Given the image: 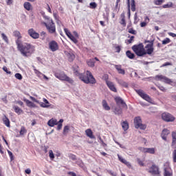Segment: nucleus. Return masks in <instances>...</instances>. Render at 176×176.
<instances>
[{
    "label": "nucleus",
    "instance_id": "26",
    "mask_svg": "<svg viewBox=\"0 0 176 176\" xmlns=\"http://www.w3.org/2000/svg\"><path fill=\"white\" fill-rule=\"evenodd\" d=\"M24 101L26 103L27 106L30 108H35L36 105L35 104H34V102L28 100V99H25Z\"/></svg>",
    "mask_w": 176,
    "mask_h": 176
},
{
    "label": "nucleus",
    "instance_id": "21",
    "mask_svg": "<svg viewBox=\"0 0 176 176\" xmlns=\"http://www.w3.org/2000/svg\"><path fill=\"white\" fill-rule=\"evenodd\" d=\"M121 126L124 131H127L129 130V122L127 121H124L121 122Z\"/></svg>",
    "mask_w": 176,
    "mask_h": 176
},
{
    "label": "nucleus",
    "instance_id": "52",
    "mask_svg": "<svg viewBox=\"0 0 176 176\" xmlns=\"http://www.w3.org/2000/svg\"><path fill=\"white\" fill-rule=\"evenodd\" d=\"M118 157L120 162H121V163H123L124 164L126 163V159L122 157V156H120L119 154L118 155Z\"/></svg>",
    "mask_w": 176,
    "mask_h": 176
},
{
    "label": "nucleus",
    "instance_id": "50",
    "mask_svg": "<svg viewBox=\"0 0 176 176\" xmlns=\"http://www.w3.org/2000/svg\"><path fill=\"white\" fill-rule=\"evenodd\" d=\"M127 1V8H128V17L130 19L131 13H130V0Z\"/></svg>",
    "mask_w": 176,
    "mask_h": 176
},
{
    "label": "nucleus",
    "instance_id": "45",
    "mask_svg": "<svg viewBox=\"0 0 176 176\" xmlns=\"http://www.w3.org/2000/svg\"><path fill=\"white\" fill-rule=\"evenodd\" d=\"M90 9H96L97 8V3L96 2H91L89 3Z\"/></svg>",
    "mask_w": 176,
    "mask_h": 176
},
{
    "label": "nucleus",
    "instance_id": "36",
    "mask_svg": "<svg viewBox=\"0 0 176 176\" xmlns=\"http://www.w3.org/2000/svg\"><path fill=\"white\" fill-rule=\"evenodd\" d=\"M67 57L70 63H72V61H74V60L75 59V55L74 54H71V53L67 54Z\"/></svg>",
    "mask_w": 176,
    "mask_h": 176
},
{
    "label": "nucleus",
    "instance_id": "63",
    "mask_svg": "<svg viewBox=\"0 0 176 176\" xmlns=\"http://www.w3.org/2000/svg\"><path fill=\"white\" fill-rule=\"evenodd\" d=\"M124 164H125V166H126L128 168H131V164L130 163V162L126 161Z\"/></svg>",
    "mask_w": 176,
    "mask_h": 176
},
{
    "label": "nucleus",
    "instance_id": "55",
    "mask_svg": "<svg viewBox=\"0 0 176 176\" xmlns=\"http://www.w3.org/2000/svg\"><path fill=\"white\" fill-rule=\"evenodd\" d=\"M69 39L72 41V42H74V43H75L76 45V43H78V39H76V38H75V36H74V35H72L71 37H69Z\"/></svg>",
    "mask_w": 176,
    "mask_h": 176
},
{
    "label": "nucleus",
    "instance_id": "37",
    "mask_svg": "<svg viewBox=\"0 0 176 176\" xmlns=\"http://www.w3.org/2000/svg\"><path fill=\"white\" fill-rule=\"evenodd\" d=\"M23 6L26 10H31V3L30 2H25Z\"/></svg>",
    "mask_w": 176,
    "mask_h": 176
},
{
    "label": "nucleus",
    "instance_id": "2",
    "mask_svg": "<svg viewBox=\"0 0 176 176\" xmlns=\"http://www.w3.org/2000/svg\"><path fill=\"white\" fill-rule=\"evenodd\" d=\"M23 57H30L34 52L35 48L31 44L23 45L20 49L18 50Z\"/></svg>",
    "mask_w": 176,
    "mask_h": 176
},
{
    "label": "nucleus",
    "instance_id": "13",
    "mask_svg": "<svg viewBox=\"0 0 176 176\" xmlns=\"http://www.w3.org/2000/svg\"><path fill=\"white\" fill-rule=\"evenodd\" d=\"M49 47L51 52H57L58 49V44L55 41H52L49 43Z\"/></svg>",
    "mask_w": 176,
    "mask_h": 176
},
{
    "label": "nucleus",
    "instance_id": "16",
    "mask_svg": "<svg viewBox=\"0 0 176 176\" xmlns=\"http://www.w3.org/2000/svg\"><path fill=\"white\" fill-rule=\"evenodd\" d=\"M107 86L109 87L111 91H113V93H118V89L116 87H115V84L111 81H107Z\"/></svg>",
    "mask_w": 176,
    "mask_h": 176
},
{
    "label": "nucleus",
    "instance_id": "34",
    "mask_svg": "<svg viewBox=\"0 0 176 176\" xmlns=\"http://www.w3.org/2000/svg\"><path fill=\"white\" fill-rule=\"evenodd\" d=\"M131 6L132 12H135V0H131Z\"/></svg>",
    "mask_w": 176,
    "mask_h": 176
},
{
    "label": "nucleus",
    "instance_id": "57",
    "mask_svg": "<svg viewBox=\"0 0 176 176\" xmlns=\"http://www.w3.org/2000/svg\"><path fill=\"white\" fill-rule=\"evenodd\" d=\"M49 157H50V159L52 160H53V159H54V154L53 153V151L50 150L49 151Z\"/></svg>",
    "mask_w": 176,
    "mask_h": 176
},
{
    "label": "nucleus",
    "instance_id": "30",
    "mask_svg": "<svg viewBox=\"0 0 176 176\" xmlns=\"http://www.w3.org/2000/svg\"><path fill=\"white\" fill-rule=\"evenodd\" d=\"M166 76L163 75H157L154 77L155 80H161L162 82H164V78Z\"/></svg>",
    "mask_w": 176,
    "mask_h": 176
},
{
    "label": "nucleus",
    "instance_id": "40",
    "mask_svg": "<svg viewBox=\"0 0 176 176\" xmlns=\"http://www.w3.org/2000/svg\"><path fill=\"white\" fill-rule=\"evenodd\" d=\"M153 50H155L154 48H148L146 50V51L145 50V53H146V54H148L151 56V54H152V53H153Z\"/></svg>",
    "mask_w": 176,
    "mask_h": 176
},
{
    "label": "nucleus",
    "instance_id": "29",
    "mask_svg": "<svg viewBox=\"0 0 176 176\" xmlns=\"http://www.w3.org/2000/svg\"><path fill=\"white\" fill-rule=\"evenodd\" d=\"M98 139L99 144H100L103 148H106V146H107V143L104 142V140H102L101 136H98Z\"/></svg>",
    "mask_w": 176,
    "mask_h": 176
},
{
    "label": "nucleus",
    "instance_id": "42",
    "mask_svg": "<svg viewBox=\"0 0 176 176\" xmlns=\"http://www.w3.org/2000/svg\"><path fill=\"white\" fill-rule=\"evenodd\" d=\"M164 83H167L168 85H170V83H173V80H171V79L167 78L166 76H165V78H164Z\"/></svg>",
    "mask_w": 176,
    "mask_h": 176
},
{
    "label": "nucleus",
    "instance_id": "44",
    "mask_svg": "<svg viewBox=\"0 0 176 176\" xmlns=\"http://www.w3.org/2000/svg\"><path fill=\"white\" fill-rule=\"evenodd\" d=\"M27 133V130L24 126L21 127V131L19 132L20 135H24Z\"/></svg>",
    "mask_w": 176,
    "mask_h": 176
},
{
    "label": "nucleus",
    "instance_id": "10",
    "mask_svg": "<svg viewBox=\"0 0 176 176\" xmlns=\"http://www.w3.org/2000/svg\"><path fill=\"white\" fill-rule=\"evenodd\" d=\"M115 101L118 107H120L122 109H127V104H126V102H124L122 98L116 97L115 98Z\"/></svg>",
    "mask_w": 176,
    "mask_h": 176
},
{
    "label": "nucleus",
    "instance_id": "24",
    "mask_svg": "<svg viewBox=\"0 0 176 176\" xmlns=\"http://www.w3.org/2000/svg\"><path fill=\"white\" fill-rule=\"evenodd\" d=\"M144 153H151V155H155L154 148H144Z\"/></svg>",
    "mask_w": 176,
    "mask_h": 176
},
{
    "label": "nucleus",
    "instance_id": "32",
    "mask_svg": "<svg viewBox=\"0 0 176 176\" xmlns=\"http://www.w3.org/2000/svg\"><path fill=\"white\" fill-rule=\"evenodd\" d=\"M13 36H15V38H19V39H21V34L18 31L15 30L13 32Z\"/></svg>",
    "mask_w": 176,
    "mask_h": 176
},
{
    "label": "nucleus",
    "instance_id": "31",
    "mask_svg": "<svg viewBox=\"0 0 176 176\" xmlns=\"http://www.w3.org/2000/svg\"><path fill=\"white\" fill-rule=\"evenodd\" d=\"M146 43H150V44H147L145 46V49H153V41H146Z\"/></svg>",
    "mask_w": 176,
    "mask_h": 176
},
{
    "label": "nucleus",
    "instance_id": "5",
    "mask_svg": "<svg viewBox=\"0 0 176 176\" xmlns=\"http://www.w3.org/2000/svg\"><path fill=\"white\" fill-rule=\"evenodd\" d=\"M54 75L60 80H65V82H68V83H74V80L68 77L63 72H56Z\"/></svg>",
    "mask_w": 176,
    "mask_h": 176
},
{
    "label": "nucleus",
    "instance_id": "59",
    "mask_svg": "<svg viewBox=\"0 0 176 176\" xmlns=\"http://www.w3.org/2000/svg\"><path fill=\"white\" fill-rule=\"evenodd\" d=\"M120 24H121V25H123V27H126V19H122Z\"/></svg>",
    "mask_w": 176,
    "mask_h": 176
},
{
    "label": "nucleus",
    "instance_id": "27",
    "mask_svg": "<svg viewBox=\"0 0 176 176\" xmlns=\"http://www.w3.org/2000/svg\"><path fill=\"white\" fill-rule=\"evenodd\" d=\"M76 164L79 166V167H80L81 168H83L85 167V164L83 163V161H82V160L79 158L76 160Z\"/></svg>",
    "mask_w": 176,
    "mask_h": 176
},
{
    "label": "nucleus",
    "instance_id": "38",
    "mask_svg": "<svg viewBox=\"0 0 176 176\" xmlns=\"http://www.w3.org/2000/svg\"><path fill=\"white\" fill-rule=\"evenodd\" d=\"M42 15H43V19H45V20H47V21H48V23H52V20H53V19H50V17H49L48 16H46L45 14V12H42Z\"/></svg>",
    "mask_w": 176,
    "mask_h": 176
},
{
    "label": "nucleus",
    "instance_id": "43",
    "mask_svg": "<svg viewBox=\"0 0 176 176\" xmlns=\"http://www.w3.org/2000/svg\"><path fill=\"white\" fill-rule=\"evenodd\" d=\"M64 31H65L67 36H68V38H70L72 36V33H71V32H69V30H68L67 28H65Z\"/></svg>",
    "mask_w": 176,
    "mask_h": 176
},
{
    "label": "nucleus",
    "instance_id": "33",
    "mask_svg": "<svg viewBox=\"0 0 176 176\" xmlns=\"http://www.w3.org/2000/svg\"><path fill=\"white\" fill-rule=\"evenodd\" d=\"M69 131V126L68 125L65 126L63 128V135H67Z\"/></svg>",
    "mask_w": 176,
    "mask_h": 176
},
{
    "label": "nucleus",
    "instance_id": "35",
    "mask_svg": "<svg viewBox=\"0 0 176 176\" xmlns=\"http://www.w3.org/2000/svg\"><path fill=\"white\" fill-rule=\"evenodd\" d=\"M16 44L18 50L20 49V47H21L23 45V44H21V40H20V38H17V39L16 40Z\"/></svg>",
    "mask_w": 176,
    "mask_h": 176
},
{
    "label": "nucleus",
    "instance_id": "58",
    "mask_svg": "<svg viewBox=\"0 0 176 176\" xmlns=\"http://www.w3.org/2000/svg\"><path fill=\"white\" fill-rule=\"evenodd\" d=\"M3 71H4V72H6V74H8L9 75H10V74H12V72L8 70V67L6 66H4L3 67Z\"/></svg>",
    "mask_w": 176,
    "mask_h": 176
},
{
    "label": "nucleus",
    "instance_id": "61",
    "mask_svg": "<svg viewBox=\"0 0 176 176\" xmlns=\"http://www.w3.org/2000/svg\"><path fill=\"white\" fill-rule=\"evenodd\" d=\"M1 36L3 39V41H5V42H8L9 40L8 39V36H6L4 33L1 34Z\"/></svg>",
    "mask_w": 176,
    "mask_h": 176
},
{
    "label": "nucleus",
    "instance_id": "62",
    "mask_svg": "<svg viewBox=\"0 0 176 176\" xmlns=\"http://www.w3.org/2000/svg\"><path fill=\"white\" fill-rule=\"evenodd\" d=\"M157 87H158V89H160V90H161V91H166V88H164V87L158 85H157Z\"/></svg>",
    "mask_w": 176,
    "mask_h": 176
},
{
    "label": "nucleus",
    "instance_id": "41",
    "mask_svg": "<svg viewBox=\"0 0 176 176\" xmlns=\"http://www.w3.org/2000/svg\"><path fill=\"white\" fill-rule=\"evenodd\" d=\"M38 104H39L40 107H42V108H49V107H50V104H45L44 102H38Z\"/></svg>",
    "mask_w": 176,
    "mask_h": 176
},
{
    "label": "nucleus",
    "instance_id": "54",
    "mask_svg": "<svg viewBox=\"0 0 176 176\" xmlns=\"http://www.w3.org/2000/svg\"><path fill=\"white\" fill-rule=\"evenodd\" d=\"M164 2V0H155L154 3L155 5H162Z\"/></svg>",
    "mask_w": 176,
    "mask_h": 176
},
{
    "label": "nucleus",
    "instance_id": "64",
    "mask_svg": "<svg viewBox=\"0 0 176 176\" xmlns=\"http://www.w3.org/2000/svg\"><path fill=\"white\" fill-rule=\"evenodd\" d=\"M6 3L8 6L12 5L13 4V0H6Z\"/></svg>",
    "mask_w": 176,
    "mask_h": 176
},
{
    "label": "nucleus",
    "instance_id": "1",
    "mask_svg": "<svg viewBox=\"0 0 176 176\" xmlns=\"http://www.w3.org/2000/svg\"><path fill=\"white\" fill-rule=\"evenodd\" d=\"M74 74L76 75V76H78L79 79H80L82 82L86 83V85H96V83H97L93 74H91L89 70H87L85 74H79L78 71L74 72Z\"/></svg>",
    "mask_w": 176,
    "mask_h": 176
},
{
    "label": "nucleus",
    "instance_id": "18",
    "mask_svg": "<svg viewBox=\"0 0 176 176\" xmlns=\"http://www.w3.org/2000/svg\"><path fill=\"white\" fill-rule=\"evenodd\" d=\"M116 69H117L118 74L120 75H124L126 74V71L124 69H122V65H114Z\"/></svg>",
    "mask_w": 176,
    "mask_h": 176
},
{
    "label": "nucleus",
    "instance_id": "20",
    "mask_svg": "<svg viewBox=\"0 0 176 176\" xmlns=\"http://www.w3.org/2000/svg\"><path fill=\"white\" fill-rule=\"evenodd\" d=\"M2 120L5 126H6L7 127H10V120H9V118H8V117L4 115Z\"/></svg>",
    "mask_w": 176,
    "mask_h": 176
},
{
    "label": "nucleus",
    "instance_id": "6",
    "mask_svg": "<svg viewBox=\"0 0 176 176\" xmlns=\"http://www.w3.org/2000/svg\"><path fill=\"white\" fill-rule=\"evenodd\" d=\"M172 135V143L171 146L175 149L173 152V163H176V131H173Z\"/></svg>",
    "mask_w": 176,
    "mask_h": 176
},
{
    "label": "nucleus",
    "instance_id": "53",
    "mask_svg": "<svg viewBox=\"0 0 176 176\" xmlns=\"http://www.w3.org/2000/svg\"><path fill=\"white\" fill-rule=\"evenodd\" d=\"M128 32H129V34H132L133 35H137V31H135V30L134 29H133V28L129 29Z\"/></svg>",
    "mask_w": 176,
    "mask_h": 176
},
{
    "label": "nucleus",
    "instance_id": "25",
    "mask_svg": "<svg viewBox=\"0 0 176 176\" xmlns=\"http://www.w3.org/2000/svg\"><path fill=\"white\" fill-rule=\"evenodd\" d=\"M126 57H128V58H130L131 60H133V58L135 57V54H134V53H132V52L130 50L126 51Z\"/></svg>",
    "mask_w": 176,
    "mask_h": 176
},
{
    "label": "nucleus",
    "instance_id": "46",
    "mask_svg": "<svg viewBox=\"0 0 176 176\" xmlns=\"http://www.w3.org/2000/svg\"><path fill=\"white\" fill-rule=\"evenodd\" d=\"M162 8H164V9H167L168 8H173V3L170 2V3H168L167 4H164Z\"/></svg>",
    "mask_w": 176,
    "mask_h": 176
},
{
    "label": "nucleus",
    "instance_id": "49",
    "mask_svg": "<svg viewBox=\"0 0 176 176\" xmlns=\"http://www.w3.org/2000/svg\"><path fill=\"white\" fill-rule=\"evenodd\" d=\"M171 42V40L168 38H166L164 40L162 41V45H167Z\"/></svg>",
    "mask_w": 176,
    "mask_h": 176
},
{
    "label": "nucleus",
    "instance_id": "3",
    "mask_svg": "<svg viewBox=\"0 0 176 176\" xmlns=\"http://www.w3.org/2000/svg\"><path fill=\"white\" fill-rule=\"evenodd\" d=\"M131 49L138 57H144V56L146 55V53H145V48L144 47V44H142V43L134 45L131 47Z\"/></svg>",
    "mask_w": 176,
    "mask_h": 176
},
{
    "label": "nucleus",
    "instance_id": "9",
    "mask_svg": "<svg viewBox=\"0 0 176 176\" xmlns=\"http://www.w3.org/2000/svg\"><path fill=\"white\" fill-rule=\"evenodd\" d=\"M162 119L164 120V122H174V120H175V118H174V116L166 112L162 114Z\"/></svg>",
    "mask_w": 176,
    "mask_h": 176
},
{
    "label": "nucleus",
    "instance_id": "39",
    "mask_svg": "<svg viewBox=\"0 0 176 176\" xmlns=\"http://www.w3.org/2000/svg\"><path fill=\"white\" fill-rule=\"evenodd\" d=\"M68 157H69L71 160H73V161H75V160H77L76 155H75L74 154H72V153H69V154H68Z\"/></svg>",
    "mask_w": 176,
    "mask_h": 176
},
{
    "label": "nucleus",
    "instance_id": "22",
    "mask_svg": "<svg viewBox=\"0 0 176 176\" xmlns=\"http://www.w3.org/2000/svg\"><path fill=\"white\" fill-rule=\"evenodd\" d=\"M87 64L89 67H90L91 68H93L94 67V65L96 64V60H94V58L89 59L87 60Z\"/></svg>",
    "mask_w": 176,
    "mask_h": 176
},
{
    "label": "nucleus",
    "instance_id": "48",
    "mask_svg": "<svg viewBox=\"0 0 176 176\" xmlns=\"http://www.w3.org/2000/svg\"><path fill=\"white\" fill-rule=\"evenodd\" d=\"M16 79H18L19 80H21L23 79V76H21V74L20 73H16L14 75Z\"/></svg>",
    "mask_w": 176,
    "mask_h": 176
},
{
    "label": "nucleus",
    "instance_id": "4",
    "mask_svg": "<svg viewBox=\"0 0 176 176\" xmlns=\"http://www.w3.org/2000/svg\"><path fill=\"white\" fill-rule=\"evenodd\" d=\"M133 124L135 129H140V130H146V124H142V119H141L140 116H137L134 118Z\"/></svg>",
    "mask_w": 176,
    "mask_h": 176
},
{
    "label": "nucleus",
    "instance_id": "17",
    "mask_svg": "<svg viewBox=\"0 0 176 176\" xmlns=\"http://www.w3.org/2000/svg\"><path fill=\"white\" fill-rule=\"evenodd\" d=\"M116 82L120 85V86H122V87H129V83L125 82L124 80L119 78H116Z\"/></svg>",
    "mask_w": 176,
    "mask_h": 176
},
{
    "label": "nucleus",
    "instance_id": "8",
    "mask_svg": "<svg viewBox=\"0 0 176 176\" xmlns=\"http://www.w3.org/2000/svg\"><path fill=\"white\" fill-rule=\"evenodd\" d=\"M164 176H173V169L170 167L168 162L164 164Z\"/></svg>",
    "mask_w": 176,
    "mask_h": 176
},
{
    "label": "nucleus",
    "instance_id": "11",
    "mask_svg": "<svg viewBox=\"0 0 176 176\" xmlns=\"http://www.w3.org/2000/svg\"><path fill=\"white\" fill-rule=\"evenodd\" d=\"M136 93L143 98V100H145L146 101H148V102L151 101V97H149V95L145 94L142 89H137L135 90Z\"/></svg>",
    "mask_w": 176,
    "mask_h": 176
},
{
    "label": "nucleus",
    "instance_id": "12",
    "mask_svg": "<svg viewBox=\"0 0 176 176\" xmlns=\"http://www.w3.org/2000/svg\"><path fill=\"white\" fill-rule=\"evenodd\" d=\"M148 173L152 174V175H159L160 174V170H159V166L156 164H153L149 168Z\"/></svg>",
    "mask_w": 176,
    "mask_h": 176
},
{
    "label": "nucleus",
    "instance_id": "56",
    "mask_svg": "<svg viewBox=\"0 0 176 176\" xmlns=\"http://www.w3.org/2000/svg\"><path fill=\"white\" fill-rule=\"evenodd\" d=\"M107 173H108L109 174H110V175H111V176H116V175H118V174L116 173V172H114L113 170H107Z\"/></svg>",
    "mask_w": 176,
    "mask_h": 176
},
{
    "label": "nucleus",
    "instance_id": "47",
    "mask_svg": "<svg viewBox=\"0 0 176 176\" xmlns=\"http://www.w3.org/2000/svg\"><path fill=\"white\" fill-rule=\"evenodd\" d=\"M137 162L139 166H140L141 167H144V166H145V164H144V162L141 160V159L137 158Z\"/></svg>",
    "mask_w": 176,
    "mask_h": 176
},
{
    "label": "nucleus",
    "instance_id": "7",
    "mask_svg": "<svg viewBox=\"0 0 176 176\" xmlns=\"http://www.w3.org/2000/svg\"><path fill=\"white\" fill-rule=\"evenodd\" d=\"M43 24L45 25L48 32L50 34H55L56 32V25H54V22H53V20H51V22L49 23L46 22H43Z\"/></svg>",
    "mask_w": 176,
    "mask_h": 176
},
{
    "label": "nucleus",
    "instance_id": "28",
    "mask_svg": "<svg viewBox=\"0 0 176 176\" xmlns=\"http://www.w3.org/2000/svg\"><path fill=\"white\" fill-rule=\"evenodd\" d=\"M85 133L87 137L89 138H94V135H93V131H91V129H88L85 131Z\"/></svg>",
    "mask_w": 176,
    "mask_h": 176
},
{
    "label": "nucleus",
    "instance_id": "14",
    "mask_svg": "<svg viewBox=\"0 0 176 176\" xmlns=\"http://www.w3.org/2000/svg\"><path fill=\"white\" fill-rule=\"evenodd\" d=\"M28 35L33 38V39H38L39 38V34L32 28L28 30Z\"/></svg>",
    "mask_w": 176,
    "mask_h": 176
},
{
    "label": "nucleus",
    "instance_id": "60",
    "mask_svg": "<svg viewBox=\"0 0 176 176\" xmlns=\"http://www.w3.org/2000/svg\"><path fill=\"white\" fill-rule=\"evenodd\" d=\"M115 50L116 53H120V50H122V47H120V45H118L115 47Z\"/></svg>",
    "mask_w": 176,
    "mask_h": 176
},
{
    "label": "nucleus",
    "instance_id": "19",
    "mask_svg": "<svg viewBox=\"0 0 176 176\" xmlns=\"http://www.w3.org/2000/svg\"><path fill=\"white\" fill-rule=\"evenodd\" d=\"M47 124L50 127H54V126L58 124V122H57V120L52 118L48 121Z\"/></svg>",
    "mask_w": 176,
    "mask_h": 176
},
{
    "label": "nucleus",
    "instance_id": "15",
    "mask_svg": "<svg viewBox=\"0 0 176 176\" xmlns=\"http://www.w3.org/2000/svg\"><path fill=\"white\" fill-rule=\"evenodd\" d=\"M170 134V130L164 128L161 133V138L164 141H167V137Z\"/></svg>",
    "mask_w": 176,
    "mask_h": 176
},
{
    "label": "nucleus",
    "instance_id": "51",
    "mask_svg": "<svg viewBox=\"0 0 176 176\" xmlns=\"http://www.w3.org/2000/svg\"><path fill=\"white\" fill-rule=\"evenodd\" d=\"M8 153L10 156L11 162H12V160H14V156L13 155V153H12L10 151L8 150Z\"/></svg>",
    "mask_w": 176,
    "mask_h": 176
},
{
    "label": "nucleus",
    "instance_id": "23",
    "mask_svg": "<svg viewBox=\"0 0 176 176\" xmlns=\"http://www.w3.org/2000/svg\"><path fill=\"white\" fill-rule=\"evenodd\" d=\"M102 105L105 111H109V109H111V107L108 105V102H107V100H102Z\"/></svg>",
    "mask_w": 176,
    "mask_h": 176
}]
</instances>
